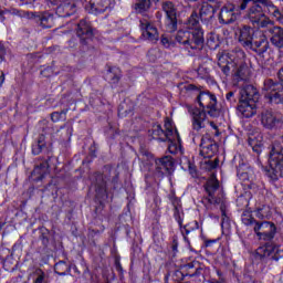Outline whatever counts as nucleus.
<instances>
[{
  "label": "nucleus",
  "instance_id": "nucleus-1",
  "mask_svg": "<svg viewBox=\"0 0 283 283\" xmlns=\"http://www.w3.org/2000/svg\"><path fill=\"white\" fill-rule=\"evenodd\" d=\"M199 107H189L188 112L192 116V128L200 132L207 127V114L210 118H220L222 109L218 106V97L209 91H200L196 98Z\"/></svg>",
  "mask_w": 283,
  "mask_h": 283
},
{
  "label": "nucleus",
  "instance_id": "nucleus-2",
  "mask_svg": "<svg viewBox=\"0 0 283 283\" xmlns=\"http://www.w3.org/2000/svg\"><path fill=\"white\" fill-rule=\"evenodd\" d=\"M238 41L242 48L255 52L258 56H264L269 52V38L264 31L255 30L247 24L239 28Z\"/></svg>",
  "mask_w": 283,
  "mask_h": 283
},
{
  "label": "nucleus",
  "instance_id": "nucleus-3",
  "mask_svg": "<svg viewBox=\"0 0 283 283\" xmlns=\"http://www.w3.org/2000/svg\"><path fill=\"white\" fill-rule=\"evenodd\" d=\"M238 8L240 10L249 8L247 18L254 28L266 18L265 12H273L274 17L280 14V10L271 0H239Z\"/></svg>",
  "mask_w": 283,
  "mask_h": 283
},
{
  "label": "nucleus",
  "instance_id": "nucleus-4",
  "mask_svg": "<svg viewBox=\"0 0 283 283\" xmlns=\"http://www.w3.org/2000/svg\"><path fill=\"white\" fill-rule=\"evenodd\" d=\"M241 220L245 227H253V231L256 233L259 240H263L264 242H271V240H274L275 234L277 233V227L275 223L271 221L255 220L250 209L242 212Z\"/></svg>",
  "mask_w": 283,
  "mask_h": 283
},
{
  "label": "nucleus",
  "instance_id": "nucleus-5",
  "mask_svg": "<svg viewBox=\"0 0 283 283\" xmlns=\"http://www.w3.org/2000/svg\"><path fill=\"white\" fill-rule=\"evenodd\" d=\"M269 164V168H265V176L272 182H277L280 178H283V147L281 143L274 142L272 144Z\"/></svg>",
  "mask_w": 283,
  "mask_h": 283
},
{
  "label": "nucleus",
  "instance_id": "nucleus-6",
  "mask_svg": "<svg viewBox=\"0 0 283 283\" xmlns=\"http://www.w3.org/2000/svg\"><path fill=\"white\" fill-rule=\"evenodd\" d=\"M177 43L186 46V50H202L205 46V33L202 29L192 31H178L176 35Z\"/></svg>",
  "mask_w": 283,
  "mask_h": 283
},
{
  "label": "nucleus",
  "instance_id": "nucleus-7",
  "mask_svg": "<svg viewBox=\"0 0 283 283\" xmlns=\"http://www.w3.org/2000/svg\"><path fill=\"white\" fill-rule=\"evenodd\" d=\"M255 28H259V30H265V32H269L270 36V43L276 48V50H282L283 48V28L275 25V22L271 20L269 17H265V19L258 24Z\"/></svg>",
  "mask_w": 283,
  "mask_h": 283
},
{
  "label": "nucleus",
  "instance_id": "nucleus-8",
  "mask_svg": "<svg viewBox=\"0 0 283 283\" xmlns=\"http://www.w3.org/2000/svg\"><path fill=\"white\" fill-rule=\"evenodd\" d=\"M264 98L270 105H283V84L268 78L263 83Z\"/></svg>",
  "mask_w": 283,
  "mask_h": 283
},
{
  "label": "nucleus",
  "instance_id": "nucleus-9",
  "mask_svg": "<svg viewBox=\"0 0 283 283\" xmlns=\"http://www.w3.org/2000/svg\"><path fill=\"white\" fill-rule=\"evenodd\" d=\"M76 35L80 38L82 50H91L94 39V30L87 20H81L76 28Z\"/></svg>",
  "mask_w": 283,
  "mask_h": 283
},
{
  "label": "nucleus",
  "instance_id": "nucleus-10",
  "mask_svg": "<svg viewBox=\"0 0 283 283\" xmlns=\"http://www.w3.org/2000/svg\"><path fill=\"white\" fill-rule=\"evenodd\" d=\"M206 193H208L209 205H220L222 202V190H220V181L212 174L211 177L205 184Z\"/></svg>",
  "mask_w": 283,
  "mask_h": 283
},
{
  "label": "nucleus",
  "instance_id": "nucleus-11",
  "mask_svg": "<svg viewBox=\"0 0 283 283\" xmlns=\"http://www.w3.org/2000/svg\"><path fill=\"white\" fill-rule=\"evenodd\" d=\"M161 9L166 14V30L167 32H176L178 30V11L171 1L163 2Z\"/></svg>",
  "mask_w": 283,
  "mask_h": 283
},
{
  "label": "nucleus",
  "instance_id": "nucleus-12",
  "mask_svg": "<svg viewBox=\"0 0 283 283\" xmlns=\"http://www.w3.org/2000/svg\"><path fill=\"white\" fill-rule=\"evenodd\" d=\"M52 6H57L55 13L57 17L65 19L76 14V2L74 0H46Z\"/></svg>",
  "mask_w": 283,
  "mask_h": 283
},
{
  "label": "nucleus",
  "instance_id": "nucleus-13",
  "mask_svg": "<svg viewBox=\"0 0 283 283\" xmlns=\"http://www.w3.org/2000/svg\"><path fill=\"white\" fill-rule=\"evenodd\" d=\"M216 154H218V143L211 138V135H203L200 143V156L213 158Z\"/></svg>",
  "mask_w": 283,
  "mask_h": 283
},
{
  "label": "nucleus",
  "instance_id": "nucleus-14",
  "mask_svg": "<svg viewBox=\"0 0 283 283\" xmlns=\"http://www.w3.org/2000/svg\"><path fill=\"white\" fill-rule=\"evenodd\" d=\"M139 28L142 30V36L146 39V41H150L151 43H157L158 39H160V34L158 33V28L154 25L149 20L142 19Z\"/></svg>",
  "mask_w": 283,
  "mask_h": 283
},
{
  "label": "nucleus",
  "instance_id": "nucleus-15",
  "mask_svg": "<svg viewBox=\"0 0 283 283\" xmlns=\"http://www.w3.org/2000/svg\"><path fill=\"white\" fill-rule=\"evenodd\" d=\"M238 21V13L235 12V4H224L219 12V23L222 25H231Z\"/></svg>",
  "mask_w": 283,
  "mask_h": 283
},
{
  "label": "nucleus",
  "instance_id": "nucleus-16",
  "mask_svg": "<svg viewBox=\"0 0 283 283\" xmlns=\"http://www.w3.org/2000/svg\"><path fill=\"white\" fill-rule=\"evenodd\" d=\"M180 273L182 277H200V275H205V264L200 263V261H192L182 266V271H177Z\"/></svg>",
  "mask_w": 283,
  "mask_h": 283
},
{
  "label": "nucleus",
  "instance_id": "nucleus-17",
  "mask_svg": "<svg viewBox=\"0 0 283 283\" xmlns=\"http://www.w3.org/2000/svg\"><path fill=\"white\" fill-rule=\"evenodd\" d=\"M93 182L97 200H105L107 198V175L95 172Z\"/></svg>",
  "mask_w": 283,
  "mask_h": 283
},
{
  "label": "nucleus",
  "instance_id": "nucleus-18",
  "mask_svg": "<svg viewBox=\"0 0 283 283\" xmlns=\"http://www.w3.org/2000/svg\"><path fill=\"white\" fill-rule=\"evenodd\" d=\"M259 251L263 252V256L269 258L272 262L283 260V248L279 244H266L264 248H260Z\"/></svg>",
  "mask_w": 283,
  "mask_h": 283
},
{
  "label": "nucleus",
  "instance_id": "nucleus-19",
  "mask_svg": "<svg viewBox=\"0 0 283 283\" xmlns=\"http://www.w3.org/2000/svg\"><path fill=\"white\" fill-rule=\"evenodd\" d=\"M237 109L243 118H253L258 114V104L255 102L239 99Z\"/></svg>",
  "mask_w": 283,
  "mask_h": 283
},
{
  "label": "nucleus",
  "instance_id": "nucleus-20",
  "mask_svg": "<svg viewBox=\"0 0 283 283\" xmlns=\"http://www.w3.org/2000/svg\"><path fill=\"white\" fill-rule=\"evenodd\" d=\"M239 101H245L248 103H258L260 101V92L253 85H245L240 90Z\"/></svg>",
  "mask_w": 283,
  "mask_h": 283
},
{
  "label": "nucleus",
  "instance_id": "nucleus-21",
  "mask_svg": "<svg viewBox=\"0 0 283 283\" xmlns=\"http://www.w3.org/2000/svg\"><path fill=\"white\" fill-rule=\"evenodd\" d=\"M280 123V119H277V116L271 111H264L261 113V125L265 129H275L277 127V124Z\"/></svg>",
  "mask_w": 283,
  "mask_h": 283
},
{
  "label": "nucleus",
  "instance_id": "nucleus-22",
  "mask_svg": "<svg viewBox=\"0 0 283 283\" xmlns=\"http://www.w3.org/2000/svg\"><path fill=\"white\" fill-rule=\"evenodd\" d=\"M157 171L161 174H170L174 171V157L164 156L155 160Z\"/></svg>",
  "mask_w": 283,
  "mask_h": 283
},
{
  "label": "nucleus",
  "instance_id": "nucleus-23",
  "mask_svg": "<svg viewBox=\"0 0 283 283\" xmlns=\"http://www.w3.org/2000/svg\"><path fill=\"white\" fill-rule=\"evenodd\" d=\"M35 23L43 29L54 28V14L50 12H42L34 17Z\"/></svg>",
  "mask_w": 283,
  "mask_h": 283
},
{
  "label": "nucleus",
  "instance_id": "nucleus-24",
  "mask_svg": "<svg viewBox=\"0 0 283 283\" xmlns=\"http://www.w3.org/2000/svg\"><path fill=\"white\" fill-rule=\"evenodd\" d=\"M214 14H216V9H213V6L209 4L208 2H203L201 4L199 17L202 22L209 23V21L213 19Z\"/></svg>",
  "mask_w": 283,
  "mask_h": 283
},
{
  "label": "nucleus",
  "instance_id": "nucleus-25",
  "mask_svg": "<svg viewBox=\"0 0 283 283\" xmlns=\"http://www.w3.org/2000/svg\"><path fill=\"white\" fill-rule=\"evenodd\" d=\"M112 3L114 0H91L92 10L95 14L105 12L107 8H112Z\"/></svg>",
  "mask_w": 283,
  "mask_h": 283
},
{
  "label": "nucleus",
  "instance_id": "nucleus-26",
  "mask_svg": "<svg viewBox=\"0 0 283 283\" xmlns=\"http://www.w3.org/2000/svg\"><path fill=\"white\" fill-rule=\"evenodd\" d=\"M106 75L109 80L111 85H116L117 83H120V78H123V73L120 69L116 66H108Z\"/></svg>",
  "mask_w": 283,
  "mask_h": 283
},
{
  "label": "nucleus",
  "instance_id": "nucleus-27",
  "mask_svg": "<svg viewBox=\"0 0 283 283\" xmlns=\"http://www.w3.org/2000/svg\"><path fill=\"white\" fill-rule=\"evenodd\" d=\"M165 129H166V138L168 140H178L180 134H178V129L174 128V125H171V120L169 118L165 122Z\"/></svg>",
  "mask_w": 283,
  "mask_h": 283
},
{
  "label": "nucleus",
  "instance_id": "nucleus-28",
  "mask_svg": "<svg viewBox=\"0 0 283 283\" xmlns=\"http://www.w3.org/2000/svg\"><path fill=\"white\" fill-rule=\"evenodd\" d=\"M151 9V0H136L134 4V10L137 14H143V12H148Z\"/></svg>",
  "mask_w": 283,
  "mask_h": 283
},
{
  "label": "nucleus",
  "instance_id": "nucleus-29",
  "mask_svg": "<svg viewBox=\"0 0 283 283\" xmlns=\"http://www.w3.org/2000/svg\"><path fill=\"white\" fill-rule=\"evenodd\" d=\"M45 135H40L38 140L32 145V154L33 156H39L43 149H45Z\"/></svg>",
  "mask_w": 283,
  "mask_h": 283
},
{
  "label": "nucleus",
  "instance_id": "nucleus-30",
  "mask_svg": "<svg viewBox=\"0 0 283 283\" xmlns=\"http://www.w3.org/2000/svg\"><path fill=\"white\" fill-rule=\"evenodd\" d=\"M217 59H218V65L223 72V74L226 76H229L231 72V66H229V64H224V61H227V55H224V53H218Z\"/></svg>",
  "mask_w": 283,
  "mask_h": 283
},
{
  "label": "nucleus",
  "instance_id": "nucleus-31",
  "mask_svg": "<svg viewBox=\"0 0 283 283\" xmlns=\"http://www.w3.org/2000/svg\"><path fill=\"white\" fill-rule=\"evenodd\" d=\"M168 143H170L168 145V151L170 154H178V151H182V144H181V139H180V135L178 137V139H167Z\"/></svg>",
  "mask_w": 283,
  "mask_h": 283
},
{
  "label": "nucleus",
  "instance_id": "nucleus-32",
  "mask_svg": "<svg viewBox=\"0 0 283 283\" xmlns=\"http://www.w3.org/2000/svg\"><path fill=\"white\" fill-rule=\"evenodd\" d=\"M234 76L239 81H247V78H249V66H247V64H240L234 72Z\"/></svg>",
  "mask_w": 283,
  "mask_h": 283
},
{
  "label": "nucleus",
  "instance_id": "nucleus-33",
  "mask_svg": "<svg viewBox=\"0 0 283 283\" xmlns=\"http://www.w3.org/2000/svg\"><path fill=\"white\" fill-rule=\"evenodd\" d=\"M54 271L57 275H67V273H70L71 271V268L69 264L65 263V261H59L54 265Z\"/></svg>",
  "mask_w": 283,
  "mask_h": 283
},
{
  "label": "nucleus",
  "instance_id": "nucleus-34",
  "mask_svg": "<svg viewBox=\"0 0 283 283\" xmlns=\"http://www.w3.org/2000/svg\"><path fill=\"white\" fill-rule=\"evenodd\" d=\"M259 220H266L271 217V208L269 206H262L254 211Z\"/></svg>",
  "mask_w": 283,
  "mask_h": 283
},
{
  "label": "nucleus",
  "instance_id": "nucleus-35",
  "mask_svg": "<svg viewBox=\"0 0 283 283\" xmlns=\"http://www.w3.org/2000/svg\"><path fill=\"white\" fill-rule=\"evenodd\" d=\"M50 160H52V158H49L46 161L40 164L35 169L34 172L39 174V171H41V176L38 177V180H42L45 178V172L48 171V169H50Z\"/></svg>",
  "mask_w": 283,
  "mask_h": 283
},
{
  "label": "nucleus",
  "instance_id": "nucleus-36",
  "mask_svg": "<svg viewBox=\"0 0 283 283\" xmlns=\"http://www.w3.org/2000/svg\"><path fill=\"white\" fill-rule=\"evenodd\" d=\"M248 144L250 145V147H252L253 151H255V154H262V142L258 140V138L255 137H249L248 138Z\"/></svg>",
  "mask_w": 283,
  "mask_h": 283
},
{
  "label": "nucleus",
  "instance_id": "nucleus-37",
  "mask_svg": "<svg viewBox=\"0 0 283 283\" xmlns=\"http://www.w3.org/2000/svg\"><path fill=\"white\" fill-rule=\"evenodd\" d=\"M218 165H220V159H207L203 161V169H206V171H213V169H218Z\"/></svg>",
  "mask_w": 283,
  "mask_h": 283
},
{
  "label": "nucleus",
  "instance_id": "nucleus-38",
  "mask_svg": "<svg viewBox=\"0 0 283 283\" xmlns=\"http://www.w3.org/2000/svg\"><path fill=\"white\" fill-rule=\"evenodd\" d=\"M67 115V109H63L61 112H53L51 114L52 123H59V120H65V116Z\"/></svg>",
  "mask_w": 283,
  "mask_h": 283
},
{
  "label": "nucleus",
  "instance_id": "nucleus-39",
  "mask_svg": "<svg viewBox=\"0 0 283 283\" xmlns=\"http://www.w3.org/2000/svg\"><path fill=\"white\" fill-rule=\"evenodd\" d=\"M167 132L163 129V127L160 125H158L155 129H154V135L158 136V139L161 140V143H165L166 140H169V138H167Z\"/></svg>",
  "mask_w": 283,
  "mask_h": 283
},
{
  "label": "nucleus",
  "instance_id": "nucleus-40",
  "mask_svg": "<svg viewBox=\"0 0 283 283\" xmlns=\"http://www.w3.org/2000/svg\"><path fill=\"white\" fill-rule=\"evenodd\" d=\"M33 275H36L33 283H45V272H43V270L39 268L35 269V271L33 272Z\"/></svg>",
  "mask_w": 283,
  "mask_h": 283
},
{
  "label": "nucleus",
  "instance_id": "nucleus-41",
  "mask_svg": "<svg viewBox=\"0 0 283 283\" xmlns=\"http://www.w3.org/2000/svg\"><path fill=\"white\" fill-rule=\"evenodd\" d=\"M198 23H200V20L198 18V13L197 12H192L190 18L188 19V24L190 25V28H195L198 29Z\"/></svg>",
  "mask_w": 283,
  "mask_h": 283
},
{
  "label": "nucleus",
  "instance_id": "nucleus-42",
  "mask_svg": "<svg viewBox=\"0 0 283 283\" xmlns=\"http://www.w3.org/2000/svg\"><path fill=\"white\" fill-rule=\"evenodd\" d=\"M132 112H134L133 108H128L127 109V104L126 103H122L118 107V116H127L128 114H132Z\"/></svg>",
  "mask_w": 283,
  "mask_h": 283
},
{
  "label": "nucleus",
  "instance_id": "nucleus-43",
  "mask_svg": "<svg viewBox=\"0 0 283 283\" xmlns=\"http://www.w3.org/2000/svg\"><path fill=\"white\" fill-rule=\"evenodd\" d=\"M226 101L230 103V105H235L238 103V96H235L234 91H230L226 94Z\"/></svg>",
  "mask_w": 283,
  "mask_h": 283
},
{
  "label": "nucleus",
  "instance_id": "nucleus-44",
  "mask_svg": "<svg viewBox=\"0 0 283 283\" xmlns=\"http://www.w3.org/2000/svg\"><path fill=\"white\" fill-rule=\"evenodd\" d=\"M180 211H182L181 207L175 206L174 208V217L177 220L179 227H182V217L180 216Z\"/></svg>",
  "mask_w": 283,
  "mask_h": 283
},
{
  "label": "nucleus",
  "instance_id": "nucleus-45",
  "mask_svg": "<svg viewBox=\"0 0 283 283\" xmlns=\"http://www.w3.org/2000/svg\"><path fill=\"white\" fill-rule=\"evenodd\" d=\"M238 176L240 178V180H242L243 182H252L253 181V177L249 176V172H243V171H238Z\"/></svg>",
  "mask_w": 283,
  "mask_h": 283
},
{
  "label": "nucleus",
  "instance_id": "nucleus-46",
  "mask_svg": "<svg viewBox=\"0 0 283 283\" xmlns=\"http://www.w3.org/2000/svg\"><path fill=\"white\" fill-rule=\"evenodd\" d=\"M48 235H49L48 230H45L44 232H42L41 235H40V240H41V242H42V244H43L44 247H48V244H50V239L48 238Z\"/></svg>",
  "mask_w": 283,
  "mask_h": 283
},
{
  "label": "nucleus",
  "instance_id": "nucleus-47",
  "mask_svg": "<svg viewBox=\"0 0 283 283\" xmlns=\"http://www.w3.org/2000/svg\"><path fill=\"white\" fill-rule=\"evenodd\" d=\"M139 156L142 157V160H151V158H154V155L147 150H140Z\"/></svg>",
  "mask_w": 283,
  "mask_h": 283
},
{
  "label": "nucleus",
  "instance_id": "nucleus-48",
  "mask_svg": "<svg viewBox=\"0 0 283 283\" xmlns=\"http://www.w3.org/2000/svg\"><path fill=\"white\" fill-rule=\"evenodd\" d=\"M6 46L0 42V63L6 61Z\"/></svg>",
  "mask_w": 283,
  "mask_h": 283
},
{
  "label": "nucleus",
  "instance_id": "nucleus-49",
  "mask_svg": "<svg viewBox=\"0 0 283 283\" xmlns=\"http://www.w3.org/2000/svg\"><path fill=\"white\" fill-rule=\"evenodd\" d=\"M235 54L238 59H241V61H244V57L247 56V53H244L242 50H238Z\"/></svg>",
  "mask_w": 283,
  "mask_h": 283
},
{
  "label": "nucleus",
  "instance_id": "nucleus-50",
  "mask_svg": "<svg viewBox=\"0 0 283 283\" xmlns=\"http://www.w3.org/2000/svg\"><path fill=\"white\" fill-rule=\"evenodd\" d=\"M161 43L165 48H169L170 45L168 38H166L165 35L161 36Z\"/></svg>",
  "mask_w": 283,
  "mask_h": 283
},
{
  "label": "nucleus",
  "instance_id": "nucleus-51",
  "mask_svg": "<svg viewBox=\"0 0 283 283\" xmlns=\"http://www.w3.org/2000/svg\"><path fill=\"white\" fill-rule=\"evenodd\" d=\"M189 171H190L192 178H196V176H198V172L196 171L195 166L189 165Z\"/></svg>",
  "mask_w": 283,
  "mask_h": 283
},
{
  "label": "nucleus",
  "instance_id": "nucleus-52",
  "mask_svg": "<svg viewBox=\"0 0 283 283\" xmlns=\"http://www.w3.org/2000/svg\"><path fill=\"white\" fill-rule=\"evenodd\" d=\"M277 78L283 84V66L277 71Z\"/></svg>",
  "mask_w": 283,
  "mask_h": 283
},
{
  "label": "nucleus",
  "instance_id": "nucleus-53",
  "mask_svg": "<svg viewBox=\"0 0 283 283\" xmlns=\"http://www.w3.org/2000/svg\"><path fill=\"white\" fill-rule=\"evenodd\" d=\"M112 184L114 185V187H116V185H118V174H114L113 178H112Z\"/></svg>",
  "mask_w": 283,
  "mask_h": 283
},
{
  "label": "nucleus",
  "instance_id": "nucleus-54",
  "mask_svg": "<svg viewBox=\"0 0 283 283\" xmlns=\"http://www.w3.org/2000/svg\"><path fill=\"white\" fill-rule=\"evenodd\" d=\"M210 125L214 129V136H220V132H218V126L213 122H210Z\"/></svg>",
  "mask_w": 283,
  "mask_h": 283
},
{
  "label": "nucleus",
  "instance_id": "nucleus-55",
  "mask_svg": "<svg viewBox=\"0 0 283 283\" xmlns=\"http://www.w3.org/2000/svg\"><path fill=\"white\" fill-rule=\"evenodd\" d=\"M4 81H6V74L3 73V71L0 70V87L1 85H3Z\"/></svg>",
  "mask_w": 283,
  "mask_h": 283
},
{
  "label": "nucleus",
  "instance_id": "nucleus-56",
  "mask_svg": "<svg viewBox=\"0 0 283 283\" xmlns=\"http://www.w3.org/2000/svg\"><path fill=\"white\" fill-rule=\"evenodd\" d=\"M65 127H67V132H69L70 136H72V132H73L72 126H67V124H64L63 126L60 127V129H65Z\"/></svg>",
  "mask_w": 283,
  "mask_h": 283
},
{
  "label": "nucleus",
  "instance_id": "nucleus-57",
  "mask_svg": "<svg viewBox=\"0 0 283 283\" xmlns=\"http://www.w3.org/2000/svg\"><path fill=\"white\" fill-rule=\"evenodd\" d=\"M50 71H51V69H45V70L41 71V75L45 76V77H49L50 74H48V72H50Z\"/></svg>",
  "mask_w": 283,
  "mask_h": 283
},
{
  "label": "nucleus",
  "instance_id": "nucleus-58",
  "mask_svg": "<svg viewBox=\"0 0 283 283\" xmlns=\"http://www.w3.org/2000/svg\"><path fill=\"white\" fill-rule=\"evenodd\" d=\"M222 222H221V227L224 226V220H227V213L224 212V210H222Z\"/></svg>",
  "mask_w": 283,
  "mask_h": 283
},
{
  "label": "nucleus",
  "instance_id": "nucleus-59",
  "mask_svg": "<svg viewBox=\"0 0 283 283\" xmlns=\"http://www.w3.org/2000/svg\"><path fill=\"white\" fill-rule=\"evenodd\" d=\"M172 251H178V243H175L174 245H172Z\"/></svg>",
  "mask_w": 283,
  "mask_h": 283
},
{
  "label": "nucleus",
  "instance_id": "nucleus-60",
  "mask_svg": "<svg viewBox=\"0 0 283 283\" xmlns=\"http://www.w3.org/2000/svg\"><path fill=\"white\" fill-rule=\"evenodd\" d=\"M0 19L1 21H6V18L3 17V11H0Z\"/></svg>",
  "mask_w": 283,
  "mask_h": 283
},
{
  "label": "nucleus",
  "instance_id": "nucleus-61",
  "mask_svg": "<svg viewBox=\"0 0 283 283\" xmlns=\"http://www.w3.org/2000/svg\"><path fill=\"white\" fill-rule=\"evenodd\" d=\"M213 241H207V247H209V244H211Z\"/></svg>",
  "mask_w": 283,
  "mask_h": 283
},
{
  "label": "nucleus",
  "instance_id": "nucleus-62",
  "mask_svg": "<svg viewBox=\"0 0 283 283\" xmlns=\"http://www.w3.org/2000/svg\"><path fill=\"white\" fill-rule=\"evenodd\" d=\"M2 229H3V223H0V232H1Z\"/></svg>",
  "mask_w": 283,
  "mask_h": 283
},
{
  "label": "nucleus",
  "instance_id": "nucleus-63",
  "mask_svg": "<svg viewBox=\"0 0 283 283\" xmlns=\"http://www.w3.org/2000/svg\"><path fill=\"white\" fill-rule=\"evenodd\" d=\"M155 3H158V1H160V0H153Z\"/></svg>",
  "mask_w": 283,
  "mask_h": 283
},
{
  "label": "nucleus",
  "instance_id": "nucleus-64",
  "mask_svg": "<svg viewBox=\"0 0 283 283\" xmlns=\"http://www.w3.org/2000/svg\"><path fill=\"white\" fill-rule=\"evenodd\" d=\"M190 1H198V0H190Z\"/></svg>",
  "mask_w": 283,
  "mask_h": 283
}]
</instances>
